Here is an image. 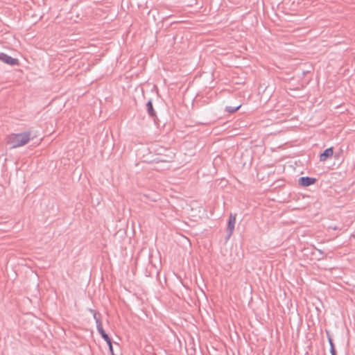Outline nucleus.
<instances>
[{
  "label": "nucleus",
  "mask_w": 355,
  "mask_h": 355,
  "mask_svg": "<svg viewBox=\"0 0 355 355\" xmlns=\"http://www.w3.org/2000/svg\"><path fill=\"white\" fill-rule=\"evenodd\" d=\"M97 330L98 331V333L100 334V335L101 336V337L105 340V341H110V338L109 337V336L105 333V330L103 329V326L102 325H99L98 324V327H97Z\"/></svg>",
  "instance_id": "obj_8"
},
{
  "label": "nucleus",
  "mask_w": 355,
  "mask_h": 355,
  "mask_svg": "<svg viewBox=\"0 0 355 355\" xmlns=\"http://www.w3.org/2000/svg\"><path fill=\"white\" fill-rule=\"evenodd\" d=\"M89 311L93 314L94 319L95 320L96 323V327H98V324L102 325V322L101 320V314L94 309H89Z\"/></svg>",
  "instance_id": "obj_7"
},
{
  "label": "nucleus",
  "mask_w": 355,
  "mask_h": 355,
  "mask_svg": "<svg viewBox=\"0 0 355 355\" xmlns=\"http://www.w3.org/2000/svg\"><path fill=\"white\" fill-rule=\"evenodd\" d=\"M334 153L333 148H329L320 155V161L325 162L327 159L332 157Z\"/></svg>",
  "instance_id": "obj_5"
},
{
  "label": "nucleus",
  "mask_w": 355,
  "mask_h": 355,
  "mask_svg": "<svg viewBox=\"0 0 355 355\" xmlns=\"http://www.w3.org/2000/svg\"><path fill=\"white\" fill-rule=\"evenodd\" d=\"M241 105L236 106V107H232V106H227L225 108V110L230 113H234L236 111H237Z\"/></svg>",
  "instance_id": "obj_9"
},
{
  "label": "nucleus",
  "mask_w": 355,
  "mask_h": 355,
  "mask_svg": "<svg viewBox=\"0 0 355 355\" xmlns=\"http://www.w3.org/2000/svg\"><path fill=\"white\" fill-rule=\"evenodd\" d=\"M318 251L320 254H323V252L321 250H318Z\"/></svg>",
  "instance_id": "obj_12"
},
{
  "label": "nucleus",
  "mask_w": 355,
  "mask_h": 355,
  "mask_svg": "<svg viewBox=\"0 0 355 355\" xmlns=\"http://www.w3.org/2000/svg\"><path fill=\"white\" fill-rule=\"evenodd\" d=\"M107 345L109 346L110 352L112 355H114V351H113V347H112V343L111 339H110V341H106Z\"/></svg>",
  "instance_id": "obj_10"
},
{
  "label": "nucleus",
  "mask_w": 355,
  "mask_h": 355,
  "mask_svg": "<svg viewBox=\"0 0 355 355\" xmlns=\"http://www.w3.org/2000/svg\"><path fill=\"white\" fill-rule=\"evenodd\" d=\"M329 343H330V345H331V355H336V351H335V349H334V345H333V343H332V340L331 338H329Z\"/></svg>",
  "instance_id": "obj_11"
},
{
  "label": "nucleus",
  "mask_w": 355,
  "mask_h": 355,
  "mask_svg": "<svg viewBox=\"0 0 355 355\" xmlns=\"http://www.w3.org/2000/svg\"><path fill=\"white\" fill-rule=\"evenodd\" d=\"M31 132L26 131L19 134H12L7 138V143L12 148H16L26 145L31 140Z\"/></svg>",
  "instance_id": "obj_1"
},
{
  "label": "nucleus",
  "mask_w": 355,
  "mask_h": 355,
  "mask_svg": "<svg viewBox=\"0 0 355 355\" xmlns=\"http://www.w3.org/2000/svg\"><path fill=\"white\" fill-rule=\"evenodd\" d=\"M236 214L231 213L230 215V218H229V220H228V223H227V239H229L232 236L233 231L234 230L235 224H236Z\"/></svg>",
  "instance_id": "obj_2"
},
{
  "label": "nucleus",
  "mask_w": 355,
  "mask_h": 355,
  "mask_svg": "<svg viewBox=\"0 0 355 355\" xmlns=\"http://www.w3.org/2000/svg\"><path fill=\"white\" fill-rule=\"evenodd\" d=\"M0 60L11 66H15L19 64V61L17 59L13 58L3 53H0Z\"/></svg>",
  "instance_id": "obj_3"
},
{
  "label": "nucleus",
  "mask_w": 355,
  "mask_h": 355,
  "mask_svg": "<svg viewBox=\"0 0 355 355\" xmlns=\"http://www.w3.org/2000/svg\"><path fill=\"white\" fill-rule=\"evenodd\" d=\"M316 182V179L310 177H301L299 179V184L303 187H308L313 184Z\"/></svg>",
  "instance_id": "obj_4"
},
{
  "label": "nucleus",
  "mask_w": 355,
  "mask_h": 355,
  "mask_svg": "<svg viewBox=\"0 0 355 355\" xmlns=\"http://www.w3.org/2000/svg\"><path fill=\"white\" fill-rule=\"evenodd\" d=\"M146 110L147 112L151 117H156V112L153 109V103L151 100L148 101L146 103Z\"/></svg>",
  "instance_id": "obj_6"
}]
</instances>
